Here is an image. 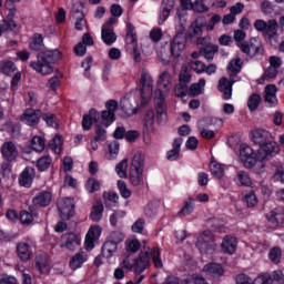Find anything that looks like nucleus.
<instances>
[{
    "mask_svg": "<svg viewBox=\"0 0 284 284\" xmlns=\"http://www.w3.org/2000/svg\"><path fill=\"white\" fill-rule=\"evenodd\" d=\"M149 256L152 258L154 267H163V262L161 261V251H159V247H153L151 251H149Z\"/></svg>",
    "mask_w": 284,
    "mask_h": 284,
    "instance_id": "nucleus-47",
    "label": "nucleus"
},
{
    "mask_svg": "<svg viewBox=\"0 0 284 284\" xmlns=\"http://www.w3.org/2000/svg\"><path fill=\"white\" fill-rule=\"evenodd\" d=\"M237 48H240L243 54L250 57V59H254L257 54H263V52H265L263 43L256 38H252L250 41L239 42Z\"/></svg>",
    "mask_w": 284,
    "mask_h": 284,
    "instance_id": "nucleus-5",
    "label": "nucleus"
},
{
    "mask_svg": "<svg viewBox=\"0 0 284 284\" xmlns=\"http://www.w3.org/2000/svg\"><path fill=\"white\" fill-rule=\"evenodd\" d=\"M261 101H263V98L261 95L254 93L248 98L247 101V108L251 112H254L255 110H258V105H261Z\"/></svg>",
    "mask_w": 284,
    "mask_h": 284,
    "instance_id": "nucleus-48",
    "label": "nucleus"
},
{
    "mask_svg": "<svg viewBox=\"0 0 284 284\" xmlns=\"http://www.w3.org/2000/svg\"><path fill=\"white\" fill-rule=\"evenodd\" d=\"M140 83L142 85L140 90L141 103L142 105H148L154 92V80H152V75L145 69L141 72Z\"/></svg>",
    "mask_w": 284,
    "mask_h": 284,
    "instance_id": "nucleus-4",
    "label": "nucleus"
},
{
    "mask_svg": "<svg viewBox=\"0 0 284 284\" xmlns=\"http://www.w3.org/2000/svg\"><path fill=\"white\" fill-rule=\"evenodd\" d=\"M90 219L94 223H99V221H101V219H103V203L100 202L92 206V211L90 213Z\"/></svg>",
    "mask_w": 284,
    "mask_h": 284,
    "instance_id": "nucleus-43",
    "label": "nucleus"
},
{
    "mask_svg": "<svg viewBox=\"0 0 284 284\" xmlns=\"http://www.w3.org/2000/svg\"><path fill=\"white\" fill-rule=\"evenodd\" d=\"M0 70L2 74H7V77H10V74L17 72V67L14 65V62L10 60H2L0 61Z\"/></svg>",
    "mask_w": 284,
    "mask_h": 284,
    "instance_id": "nucleus-44",
    "label": "nucleus"
},
{
    "mask_svg": "<svg viewBox=\"0 0 284 284\" xmlns=\"http://www.w3.org/2000/svg\"><path fill=\"white\" fill-rule=\"evenodd\" d=\"M272 154H278V144L274 142L273 138L264 144L260 145L257 150V161H265Z\"/></svg>",
    "mask_w": 284,
    "mask_h": 284,
    "instance_id": "nucleus-14",
    "label": "nucleus"
},
{
    "mask_svg": "<svg viewBox=\"0 0 284 284\" xmlns=\"http://www.w3.org/2000/svg\"><path fill=\"white\" fill-rule=\"evenodd\" d=\"M31 148L34 152H43L45 150V141L41 136H33L31 140Z\"/></svg>",
    "mask_w": 284,
    "mask_h": 284,
    "instance_id": "nucleus-50",
    "label": "nucleus"
},
{
    "mask_svg": "<svg viewBox=\"0 0 284 284\" xmlns=\"http://www.w3.org/2000/svg\"><path fill=\"white\" fill-rule=\"evenodd\" d=\"M254 284H272V275H261L254 280Z\"/></svg>",
    "mask_w": 284,
    "mask_h": 284,
    "instance_id": "nucleus-62",
    "label": "nucleus"
},
{
    "mask_svg": "<svg viewBox=\"0 0 284 284\" xmlns=\"http://www.w3.org/2000/svg\"><path fill=\"white\" fill-rule=\"evenodd\" d=\"M219 52V45L211 43L206 48H200V54L206 59V61H213L214 54Z\"/></svg>",
    "mask_w": 284,
    "mask_h": 284,
    "instance_id": "nucleus-38",
    "label": "nucleus"
},
{
    "mask_svg": "<svg viewBox=\"0 0 284 284\" xmlns=\"http://www.w3.org/2000/svg\"><path fill=\"white\" fill-rule=\"evenodd\" d=\"M240 159L245 168H254L256 161H258V154L254 152V149L247 144L240 146Z\"/></svg>",
    "mask_w": 284,
    "mask_h": 284,
    "instance_id": "nucleus-10",
    "label": "nucleus"
},
{
    "mask_svg": "<svg viewBox=\"0 0 284 284\" xmlns=\"http://www.w3.org/2000/svg\"><path fill=\"white\" fill-rule=\"evenodd\" d=\"M118 190L122 199H130L132 196V191L128 189V184H125V181L123 180L118 181Z\"/></svg>",
    "mask_w": 284,
    "mask_h": 284,
    "instance_id": "nucleus-54",
    "label": "nucleus"
},
{
    "mask_svg": "<svg viewBox=\"0 0 284 284\" xmlns=\"http://www.w3.org/2000/svg\"><path fill=\"white\" fill-rule=\"evenodd\" d=\"M126 43L131 45L133 50V59L134 61H141V53L139 52V44L136 42V30L132 23L126 24Z\"/></svg>",
    "mask_w": 284,
    "mask_h": 284,
    "instance_id": "nucleus-12",
    "label": "nucleus"
},
{
    "mask_svg": "<svg viewBox=\"0 0 284 284\" xmlns=\"http://www.w3.org/2000/svg\"><path fill=\"white\" fill-rule=\"evenodd\" d=\"M144 166L145 158L143 156V153H135L130 164V181L134 187L141 185V181H143Z\"/></svg>",
    "mask_w": 284,
    "mask_h": 284,
    "instance_id": "nucleus-3",
    "label": "nucleus"
},
{
    "mask_svg": "<svg viewBox=\"0 0 284 284\" xmlns=\"http://www.w3.org/2000/svg\"><path fill=\"white\" fill-rule=\"evenodd\" d=\"M244 203H246L247 207H255L258 204V199L254 191H250L244 195Z\"/></svg>",
    "mask_w": 284,
    "mask_h": 284,
    "instance_id": "nucleus-55",
    "label": "nucleus"
},
{
    "mask_svg": "<svg viewBox=\"0 0 284 284\" xmlns=\"http://www.w3.org/2000/svg\"><path fill=\"white\" fill-rule=\"evenodd\" d=\"M108 132L101 125H95V135L93 136L94 141H105Z\"/></svg>",
    "mask_w": 284,
    "mask_h": 284,
    "instance_id": "nucleus-60",
    "label": "nucleus"
},
{
    "mask_svg": "<svg viewBox=\"0 0 284 284\" xmlns=\"http://www.w3.org/2000/svg\"><path fill=\"white\" fill-rule=\"evenodd\" d=\"M251 139L255 145H258V148H261V145L267 143V141L272 139V133L263 129H257L251 132Z\"/></svg>",
    "mask_w": 284,
    "mask_h": 284,
    "instance_id": "nucleus-20",
    "label": "nucleus"
},
{
    "mask_svg": "<svg viewBox=\"0 0 284 284\" xmlns=\"http://www.w3.org/2000/svg\"><path fill=\"white\" fill-rule=\"evenodd\" d=\"M61 61V51L59 50H47L41 51L37 54V61L30 63V68L39 72L40 74H52V64Z\"/></svg>",
    "mask_w": 284,
    "mask_h": 284,
    "instance_id": "nucleus-1",
    "label": "nucleus"
},
{
    "mask_svg": "<svg viewBox=\"0 0 284 284\" xmlns=\"http://www.w3.org/2000/svg\"><path fill=\"white\" fill-rule=\"evenodd\" d=\"M41 48H43V36L41 33H36L30 42V49L39 52Z\"/></svg>",
    "mask_w": 284,
    "mask_h": 284,
    "instance_id": "nucleus-49",
    "label": "nucleus"
},
{
    "mask_svg": "<svg viewBox=\"0 0 284 284\" xmlns=\"http://www.w3.org/2000/svg\"><path fill=\"white\" fill-rule=\"evenodd\" d=\"M266 219L268 223H271V227H278V225H283L284 223V213L278 210H274L266 214Z\"/></svg>",
    "mask_w": 284,
    "mask_h": 284,
    "instance_id": "nucleus-30",
    "label": "nucleus"
},
{
    "mask_svg": "<svg viewBox=\"0 0 284 284\" xmlns=\"http://www.w3.org/2000/svg\"><path fill=\"white\" fill-rule=\"evenodd\" d=\"M0 152L7 163H14L19 158V149H17V144L12 141L4 142L0 148Z\"/></svg>",
    "mask_w": 284,
    "mask_h": 284,
    "instance_id": "nucleus-11",
    "label": "nucleus"
},
{
    "mask_svg": "<svg viewBox=\"0 0 284 284\" xmlns=\"http://www.w3.org/2000/svg\"><path fill=\"white\" fill-rule=\"evenodd\" d=\"M204 88L205 79H200L199 83H193L189 87L187 92L191 97H199V94H203Z\"/></svg>",
    "mask_w": 284,
    "mask_h": 284,
    "instance_id": "nucleus-41",
    "label": "nucleus"
},
{
    "mask_svg": "<svg viewBox=\"0 0 284 284\" xmlns=\"http://www.w3.org/2000/svg\"><path fill=\"white\" fill-rule=\"evenodd\" d=\"M14 17V12L10 11V13L7 16L4 20H2V24H0L1 32H10V30H13L17 28V24L14 23V20L12 19Z\"/></svg>",
    "mask_w": 284,
    "mask_h": 284,
    "instance_id": "nucleus-40",
    "label": "nucleus"
},
{
    "mask_svg": "<svg viewBox=\"0 0 284 284\" xmlns=\"http://www.w3.org/2000/svg\"><path fill=\"white\" fill-rule=\"evenodd\" d=\"M155 109L158 119H161V121L166 122L168 112L165 106V95L163 94L160 87L155 90Z\"/></svg>",
    "mask_w": 284,
    "mask_h": 284,
    "instance_id": "nucleus-15",
    "label": "nucleus"
},
{
    "mask_svg": "<svg viewBox=\"0 0 284 284\" xmlns=\"http://www.w3.org/2000/svg\"><path fill=\"white\" fill-rule=\"evenodd\" d=\"M169 45L171 47L172 52H174V57H181L183 50H185V47L187 45V36H185L183 31H178Z\"/></svg>",
    "mask_w": 284,
    "mask_h": 284,
    "instance_id": "nucleus-13",
    "label": "nucleus"
},
{
    "mask_svg": "<svg viewBox=\"0 0 284 284\" xmlns=\"http://www.w3.org/2000/svg\"><path fill=\"white\" fill-rule=\"evenodd\" d=\"M236 283L237 284H254V280H252L250 276L245 274H240L236 277Z\"/></svg>",
    "mask_w": 284,
    "mask_h": 284,
    "instance_id": "nucleus-64",
    "label": "nucleus"
},
{
    "mask_svg": "<svg viewBox=\"0 0 284 284\" xmlns=\"http://www.w3.org/2000/svg\"><path fill=\"white\" fill-rule=\"evenodd\" d=\"M132 114H136V108L132 106L128 98H123L120 102L119 116L128 119L132 116Z\"/></svg>",
    "mask_w": 284,
    "mask_h": 284,
    "instance_id": "nucleus-25",
    "label": "nucleus"
},
{
    "mask_svg": "<svg viewBox=\"0 0 284 284\" xmlns=\"http://www.w3.org/2000/svg\"><path fill=\"white\" fill-rule=\"evenodd\" d=\"M101 115L97 112V109H90L89 114H85L82 119L83 130H92V123H99Z\"/></svg>",
    "mask_w": 284,
    "mask_h": 284,
    "instance_id": "nucleus-26",
    "label": "nucleus"
},
{
    "mask_svg": "<svg viewBox=\"0 0 284 284\" xmlns=\"http://www.w3.org/2000/svg\"><path fill=\"white\" fill-rule=\"evenodd\" d=\"M41 116H43L41 110L27 109L21 118V121L27 125L34 126L39 123Z\"/></svg>",
    "mask_w": 284,
    "mask_h": 284,
    "instance_id": "nucleus-17",
    "label": "nucleus"
},
{
    "mask_svg": "<svg viewBox=\"0 0 284 284\" xmlns=\"http://www.w3.org/2000/svg\"><path fill=\"white\" fill-rule=\"evenodd\" d=\"M99 236H101V229L99 226H93L89 230L84 242L88 252L94 250V242L99 241Z\"/></svg>",
    "mask_w": 284,
    "mask_h": 284,
    "instance_id": "nucleus-22",
    "label": "nucleus"
},
{
    "mask_svg": "<svg viewBox=\"0 0 284 284\" xmlns=\"http://www.w3.org/2000/svg\"><path fill=\"white\" fill-rule=\"evenodd\" d=\"M88 261V254L81 251L72 256L71 261L69 262L71 270H79L81 265H83Z\"/></svg>",
    "mask_w": 284,
    "mask_h": 284,
    "instance_id": "nucleus-33",
    "label": "nucleus"
},
{
    "mask_svg": "<svg viewBox=\"0 0 284 284\" xmlns=\"http://www.w3.org/2000/svg\"><path fill=\"white\" fill-rule=\"evenodd\" d=\"M123 239H125V236L123 235V233L119 232V231H114L110 234L109 240L111 243H115V245H119V243H123Z\"/></svg>",
    "mask_w": 284,
    "mask_h": 284,
    "instance_id": "nucleus-61",
    "label": "nucleus"
},
{
    "mask_svg": "<svg viewBox=\"0 0 284 284\" xmlns=\"http://www.w3.org/2000/svg\"><path fill=\"white\" fill-rule=\"evenodd\" d=\"M232 85H234V80H227L226 78H222L219 81V90L223 93V99L225 101H230L232 99Z\"/></svg>",
    "mask_w": 284,
    "mask_h": 284,
    "instance_id": "nucleus-27",
    "label": "nucleus"
},
{
    "mask_svg": "<svg viewBox=\"0 0 284 284\" xmlns=\"http://www.w3.org/2000/svg\"><path fill=\"white\" fill-rule=\"evenodd\" d=\"M181 145H183V138H176L172 143V150L168 152V161H176L181 154Z\"/></svg>",
    "mask_w": 284,
    "mask_h": 284,
    "instance_id": "nucleus-32",
    "label": "nucleus"
},
{
    "mask_svg": "<svg viewBox=\"0 0 284 284\" xmlns=\"http://www.w3.org/2000/svg\"><path fill=\"white\" fill-rule=\"evenodd\" d=\"M133 266L135 267V274L141 276L150 267V251L141 252L139 257L133 260Z\"/></svg>",
    "mask_w": 284,
    "mask_h": 284,
    "instance_id": "nucleus-16",
    "label": "nucleus"
},
{
    "mask_svg": "<svg viewBox=\"0 0 284 284\" xmlns=\"http://www.w3.org/2000/svg\"><path fill=\"white\" fill-rule=\"evenodd\" d=\"M34 176H37L34 168L27 166L19 176V184L22 187H32V181H34Z\"/></svg>",
    "mask_w": 284,
    "mask_h": 284,
    "instance_id": "nucleus-18",
    "label": "nucleus"
},
{
    "mask_svg": "<svg viewBox=\"0 0 284 284\" xmlns=\"http://www.w3.org/2000/svg\"><path fill=\"white\" fill-rule=\"evenodd\" d=\"M116 250H119V244H115L114 242H110V240H108L102 246V256H104V258H112Z\"/></svg>",
    "mask_w": 284,
    "mask_h": 284,
    "instance_id": "nucleus-36",
    "label": "nucleus"
},
{
    "mask_svg": "<svg viewBox=\"0 0 284 284\" xmlns=\"http://www.w3.org/2000/svg\"><path fill=\"white\" fill-rule=\"evenodd\" d=\"M51 150L54 152H61V146L63 145V139L61 135H55L52 141L49 143Z\"/></svg>",
    "mask_w": 284,
    "mask_h": 284,
    "instance_id": "nucleus-59",
    "label": "nucleus"
},
{
    "mask_svg": "<svg viewBox=\"0 0 284 284\" xmlns=\"http://www.w3.org/2000/svg\"><path fill=\"white\" fill-rule=\"evenodd\" d=\"M221 247L224 254H234V252H236V240L234 237L226 236L224 237Z\"/></svg>",
    "mask_w": 284,
    "mask_h": 284,
    "instance_id": "nucleus-35",
    "label": "nucleus"
},
{
    "mask_svg": "<svg viewBox=\"0 0 284 284\" xmlns=\"http://www.w3.org/2000/svg\"><path fill=\"white\" fill-rule=\"evenodd\" d=\"M158 57L160 58L161 63L163 65H170L173 59H179V57H174V52H172V49L170 44L163 45L158 52Z\"/></svg>",
    "mask_w": 284,
    "mask_h": 284,
    "instance_id": "nucleus-23",
    "label": "nucleus"
},
{
    "mask_svg": "<svg viewBox=\"0 0 284 284\" xmlns=\"http://www.w3.org/2000/svg\"><path fill=\"white\" fill-rule=\"evenodd\" d=\"M203 272H205L206 276L211 278H221L223 274H225V270L219 263H207L203 267Z\"/></svg>",
    "mask_w": 284,
    "mask_h": 284,
    "instance_id": "nucleus-21",
    "label": "nucleus"
},
{
    "mask_svg": "<svg viewBox=\"0 0 284 284\" xmlns=\"http://www.w3.org/2000/svg\"><path fill=\"white\" fill-rule=\"evenodd\" d=\"M52 203V193L50 191L39 192L32 200L34 207H48Z\"/></svg>",
    "mask_w": 284,
    "mask_h": 284,
    "instance_id": "nucleus-19",
    "label": "nucleus"
},
{
    "mask_svg": "<svg viewBox=\"0 0 284 284\" xmlns=\"http://www.w3.org/2000/svg\"><path fill=\"white\" fill-rule=\"evenodd\" d=\"M210 170L211 174H213L215 179H223V175L225 174V170L223 169V166L216 162L211 163Z\"/></svg>",
    "mask_w": 284,
    "mask_h": 284,
    "instance_id": "nucleus-53",
    "label": "nucleus"
},
{
    "mask_svg": "<svg viewBox=\"0 0 284 284\" xmlns=\"http://www.w3.org/2000/svg\"><path fill=\"white\" fill-rule=\"evenodd\" d=\"M70 17L71 19L75 20V30H83L85 26V16H83V13L78 9H73L70 12Z\"/></svg>",
    "mask_w": 284,
    "mask_h": 284,
    "instance_id": "nucleus-37",
    "label": "nucleus"
},
{
    "mask_svg": "<svg viewBox=\"0 0 284 284\" xmlns=\"http://www.w3.org/2000/svg\"><path fill=\"white\" fill-rule=\"evenodd\" d=\"M17 254L18 258L22 261L23 263L28 262L30 256H32V248L29 246L26 242H20L17 245Z\"/></svg>",
    "mask_w": 284,
    "mask_h": 284,
    "instance_id": "nucleus-28",
    "label": "nucleus"
},
{
    "mask_svg": "<svg viewBox=\"0 0 284 284\" xmlns=\"http://www.w3.org/2000/svg\"><path fill=\"white\" fill-rule=\"evenodd\" d=\"M58 212L62 221H70L74 216V200L70 197L58 200Z\"/></svg>",
    "mask_w": 284,
    "mask_h": 284,
    "instance_id": "nucleus-9",
    "label": "nucleus"
},
{
    "mask_svg": "<svg viewBox=\"0 0 284 284\" xmlns=\"http://www.w3.org/2000/svg\"><path fill=\"white\" fill-rule=\"evenodd\" d=\"M32 221H34V213L30 211L20 212V223H22V225H30Z\"/></svg>",
    "mask_w": 284,
    "mask_h": 284,
    "instance_id": "nucleus-56",
    "label": "nucleus"
},
{
    "mask_svg": "<svg viewBox=\"0 0 284 284\" xmlns=\"http://www.w3.org/2000/svg\"><path fill=\"white\" fill-rule=\"evenodd\" d=\"M48 256L45 255H38L33 263L34 270L40 272V274H48Z\"/></svg>",
    "mask_w": 284,
    "mask_h": 284,
    "instance_id": "nucleus-34",
    "label": "nucleus"
},
{
    "mask_svg": "<svg viewBox=\"0 0 284 284\" xmlns=\"http://www.w3.org/2000/svg\"><path fill=\"white\" fill-rule=\"evenodd\" d=\"M158 85L159 88H163L164 92H170L172 90V74L170 71H163L159 75Z\"/></svg>",
    "mask_w": 284,
    "mask_h": 284,
    "instance_id": "nucleus-31",
    "label": "nucleus"
},
{
    "mask_svg": "<svg viewBox=\"0 0 284 284\" xmlns=\"http://www.w3.org/2000/svg\"><path fill=\"white\" fill-rule=\"evenodd\" d=\"M241 68H243V60L241 58H236L235 60H231L229 63V70L239 74L241 72Z\"/></svg>",
    "mask_w": 284,
    "mask_h": 284,
    "instance_id": "nucleus-57",
    "label": "nucleus"
},
{
    "mask_svg": "<svg viewBox=\"0 0 284 284\" xmlns=\"http://www.w3.org/2000/svg\"><path fill=\"white\" fill-rule=\"evenodd\" d=\"M194 212V199L189 197L184 202V206L178 212V216H190Z\"/></svg>",
    "mask_w": 284,
    "mask_h": 284,
    "instance_id": "nucleus-45",
    "label": "nucleus"
},
{
    "mask_svg": "<svg viewBox=\"0 0 284 284\" xmlns=\"http://www.w3.org/2000/svg\"><path fill=\"white\" fill-rule=\"evenodd\" d=\"M50 165H52V159H50V155H44L37 161L39 172H45V170L50 169Z\"/></svg>",
    "mask_w": 284,
    "mask_h": 284,
    "instance_id": "nucleus-46",
    "label": "nucleus"
},
{
    "mask_svg": "<svg viewBox=\"0 0 284 284\" xmlns=\"http://www.w3.org/2000/svg\"><path fill=\"white\" fill-rule=\"evenodd\" d=\"M192 83V74L186 65L182 67L179 74V84L175 85V97H187L189 85Z\"/></svg>",
    "mask_w": 284,
    "mask_h": 284,
    "instance_id": "nucleus-6",
    "label": "nucleus"
},
{
    "mask_svg": "<svg viewBox=\"0 0 284 284\" xmlns=\"http://www.w3.org/2000/svg\"><path fill=\"white\" fill-rule=\"evenodd\" d=\"M0 284H19V282L12 275H0Z\"/></svg>",
    "mask_w": 284,
    "mask_h": 284,
    "instance_id": "nucleus-63",
    "label": "nucleus"
},
{
    "mask_svg": "<svg viewBox=\"0 0 284 284\" xmlns=\"http://www.w3.org/2000/svg\"><path fill=\"white\" fill-rule=\"evenodd\" d=\"M236 181L240 185H244L245 187H250L252 185V179H250V175L245 171L237 172Z\"/></svg>",
    "mask_w": 284,
    "mask_h": 284,
    "instance_id": "nucleus-52",
    "label": "nucleus"
},
{
    "mask_svg": "<svg viewBox=\"0 0 284 284\" xmlns=\"http://www.w3.org/2000/svg\"><path fill=\"white\" fill-rule=\"evenodd\" d=\"M115 172L120 179H125L128 176V159H123L116 164Z\"/></svg>",
    "mask_w": 284,
    "mask_h": 284,
    "instance_id": "nucleus-51",
    "label": "nucleus"
},
{
    "mask_svg": "<svg viewBox=\"0 0 284 284\" xmlns=\"http://www.w3.org/2000/svg\"><path fill=\"white\" fill-rule=\"evenodd\" d=\"M196 247L201 254H212L214 252V237L210 231H204L199 235Z\"/></svg>",
    "mask_w": 284,
    "mask_h": 284,
    "instance_id": "nucleus-8",
    "label": "nucleus"
},
{
    "mask_svg": "<svg viewBox=\"0 0 284 284\" xmlns=\"http://www.w3.org/2000/svg\"><path fill=\"white\" fill-rule=\"evenodd\" d=\"M205 17H197L190 26L189 32L185 34L186 41L194 43L203 37V28H205Z\"/></svg>",
    "mask_w": 284,
    "mask_h": 284,
    "instance_id": "nucleus-7",
    "label": "nucleus"
},
{
    "mask_svg": "<svg viewBox=\"0 0 284 284\" xmlns=\"http://www.w3.org/2000/svg\"><path fill=\"white\" fill-rule=\"evenodd\" d=\"M101 38L105 45H112L116 41V33H114V29H105L104 27L101 31Z\"/></svg>",
    "mask_w": 284,
    "mask_h": 284,
    "instance_id": "nucleus-39",
    "label": "nucleus"
},
{
    "mask_svg": "<svg viewBox=\"0 0 284 284\" xmlns=\"http://www.w3.org/2000/svg\"><path fill=\"white\" fill-rule=\"evenodd\" d=\"M184 10H193L194 12H207L210 7H207V0H195L194 2L190 0L186 6H184Z\"/></svg>",
    "mask_w": 284,
    "mask_h": 284,
    "instance_id": "nucleus-29",
    "label": "nucleus"
},
{
    "mask_svg": "<svg viewBox=\"0 0 284 284\" xmlns=\"http://www.w3.org/2000/svg\"><path fill=\"white\" fill-rule=\"evenodd\" d=\"M85 187L88 192L92 194L93 192H98V190H101V182L94 179H89L85 184Z\"/></svg>",
    "mask_w": 284,
    "mask_h": 284,
    "instance_id": "nucleus-58",
    "label": "nucleus"
},
{
    "mask_svg": "<svg viewBox=\"0 0 284 284\" xmlns=\"http://www.w3.org/2000/svg\"><path fill=\"white\" fill-rule=\"evenodd\" d=\"M265 94H264V101L265 103H274L276 101V85L274 84H268L265 87Z\"/></svg>",
    "mask_w": 284,
    "mask_h": 284,
    "instance_id": "nucleus-42",
    "label": "nucleus"
},
{
    "mask_svg": "<svg viewBox=\"0 0 284 284\" xmlns=\"http://www.w3.org/2000/svg\"><path fill=\"white\" fill-rule=\"evenodd\" d=\"M79 245H81V240L77 234L68 233L62 236L61 247H67V250L73 252V250L79 247Z\"/></svg>",
    "mask_w": 284,
    "mask_h": 284,
    "instance_id": "nucleus-24",
    "label": "nucleus"
},
{
    "mask_svg": "<svg viewBox=\"0 0 284 284\" xmlns=\"http://www.w3.org/2000/svg\"><path fill=\"white\" fill-rule=\"evenodd\" d=\"M254 28L257 32H263L271 41L272 45H278V22L276 19H272L265 22V20H256L254 22Z\"/></svg>",
    "mask_w": 284,
    "mask_h": 284,
    "instance_id": "nucleus-2",
    "label": "nucleus"
}]
</instances>
